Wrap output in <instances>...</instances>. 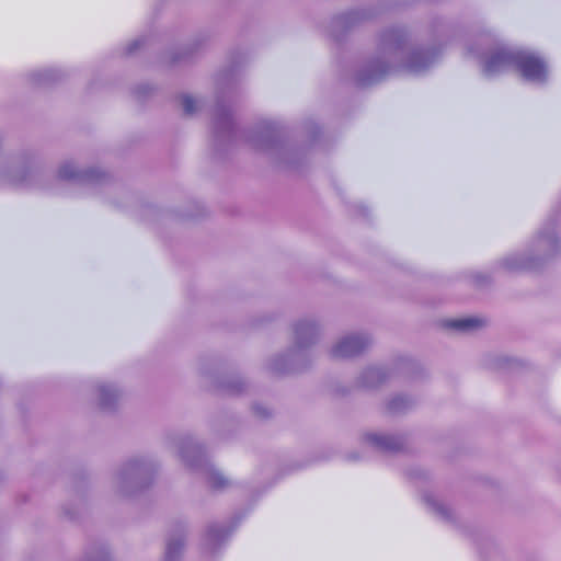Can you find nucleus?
I'll return each instance as SVG.
<instances>
[{"label":"nucleus","mask_w":561,"mask_h":561,"mask_svg":"<svg viewBox=\"0 0 561 561\" xmlns=\"http://www.w3.org/2000/svg\"><path fill=\"white\" fill-rule=\"evenodd\" d=\"M59 174L64 179H71L75 176V172L71 171L67 165H64L62 168H60Z\"/></svg>","instance_id":"0eeeda50"},{"label":"nucleus","mask_w":561,"mask_h":561,"mask_svg":"<svg viewBox=\"0 0 561 561\" xmlns=\"http://www.w3.org/2000/svg\"><path fill=\"white\" fill-rule=\"evenodd\" d=\"M181 548H182L181 542H176V543L170 542L167 548V558L171 560L173 552L176 550H180Z\"/></svg>","instance_id":"423d86ee"},{"label":"nucleus","mask_w":561,"mask_h":561,"mask_svg":"<svg viewBox=\"0 0 561 561\" xmlns=\"http://www.w3.org/2000/svg\"><path fill=\"white\" fill-rule=\"evenodd\" d=\"M511 62H516L523 77L527 80L542 81L547 77V67L539 57L526 54L514 55L505 49L494 51L489 57L485 69L488 72H494Z\"/></svg>","instance_id":"f257e3e1"},{"label":"nucleus","mask_w":561,"mask_h":561,"mask_svg":"<svg viewBox=\"0 0 561 561\" xmlns=\"http://www.w3.org/2000/svg\"><path fill=\"white\" fill-rule=\"evenodd\" d=\"M182 105L186 114H193L196 110V101L188 95L182 96Z\"/></svg>","instance_id":"39448f33"},{"label":"nucleus","mask_w":561,"mask_h":561,"mask_svg":"<svg viewBox=\"0 0 561 561\" xmlns=\"http://www.w3.org/2000/svg\"><path fill=\"white\" fill-rule=\"evenodd\" d=\"M368 344V341L358 335H352L343 339L333 348V355L336 357L354 356L360 353Z\"/></svg>","instance_id":"f03ea898"},{"label":"nucleus","mask_w":561,"mask_h":561,"mask_svg":"<svg viewBox=\"0 0 561 561\" xmlns=\"http://www.w3.org/2000/svg\"><path fill=\"white\" fill-rule=\"evenodd\" d=\"M226 484V480L222 478H215L213 481V485L216 488L224 486Z\"/></svg>","instance_id":"6e6552de"},{"label":"nucleus","mask_w":561,"mask_h":561,"mask_svg":"<svg viewBox=\"0 0 561 561\" xmlns=\"http://www.w3.org/2000/svg\"><path fill=\"white\" fill-rule=\"evenodd\" d=\"M485 324L484 319L481 318H466L458 320H450L446 322V328L455 329L459 331H470L481 328Z\"/></svg>","instance_id":"7ed1b4c3"},{"label":"nucleus","mask_w":561,"mask_h":561,"mask_svg":"<svg viewBox=\"0 0 561 561\" xmlns=\"http://www.w3.org/2000/svg\"><path fill=\"white\" fill-rule=\"evenodd\" d=\"M371 440L386 450H399L402 445L399 439L388 435H374Z\"/></svg>","instance_id":"20e7f679"},{"label":"nucleus","mask_w":561,"mask_h":561,"mask_svg":"<svg viewBox=\"0 0 561 561\" xmlns=\"http://www.w3.org/2000/svg\"><path fill=\"white\" fill-rule=\"evenodd\" d=\"M396 404H397V400H393V401L391 402V405H396Z\"/></svg>","instance_id":"1a4fd4ad"}]
</instances>
